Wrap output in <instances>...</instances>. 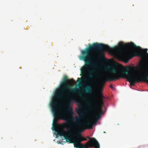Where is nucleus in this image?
<instances>
[{"label":"nucleus","instance_id":"18","mask_svg":"<svg viewBox=\"0 0 148 148\" xmlns=\"http://www.w3.org/2000/svg\"><path fill=\"white\" fill-rule=\"evenodd\" d=\"M121 66L122 67V68H123V69L124 68V67L123 66H122V65H121Z\"/></svg>","mask_w":148,"mask_h":148},{"label":"nucleus","instance_id":"1","mask_svg":"<svg viewBox=\"0 0 148 148\" xmlns=\"http://www.w3.org/2000/svg\"><path fill=\"white\" fill-rule=\"evenodd\" d=\"M118 47H117L112 49L107 45L95 43L90 45L84 50H82L81 52L82 55L79 58L80 60H83L85 62V64L81 69L82 74L81 75L82 76V74H85L90 67H92L94 63L95 57L92 55L93 52L101 51H108L112 50L115 51Z\"/></svg>","mask_w":148,"mask_h":148},{"label":"nucleus","instance_id":"4","mask_svg":"<svg viewBox=\"0 0 148 148\" xmlns=\"http://www.w3.org/2000/svg\"><path fill=\"white\" fill-rule=\"evenodd\" d=\"M92 105H91L90 101L87 102V104L89 106L88 108L90 111H93L95 108L96 110L94 114V118H92L88 120L85 123V125L88 129H91L92 128L93 126L96 124L99 119L101 115L103 114V110L101 106H98L97 102V100L93 101L91 102Z\"/></svg>","mask_w":148,"mask_h":148},{"label":"nucleus","instance_id":"2","mask_svg":"<svg viewBox=\"0 0 148 148\" xmlns=\"http://www.w3.org/2000/svg\"><path fill=\"white\" fill-rule=\"evenodd\" d=\"M75 81L73 79H69L67 76L64 77L63 81L61 82L60 87L55 92V97L58 99H62L63 96L65 91H67L69 95L67 99L69 102L67 103L68 108L65 109V111L68 113L73 114V112L72 107L71 106L70 103L71 101L73 100L72 97L70 96L71 94L77 93L80 95V93L78 92V90L75 88H71L70 86L69 87V85L71 84L72 83H75Z\"/></svg>","mask_w":148,"mask_h":148},{"label":"nucleus","instance_id":"6","mask_svg":"<svg viewBox=\"0 0 148 148\" xmlns=\"http://www.w3.org/2000/svg\"><path fill=\"white\" fill-rule=\"evenodd\" d=\"M126 46L128 47H132L133 48H136L139 50L138 55L141 58L146 57L148 55L147 53L148 49H142L141 47L139 46H137L135 44L132 42H131L130 43H128L126 45Z\"/></svg>","mask_w":148,"mask_h":148},{"label":"nucleus","instance_id":"14","mask_svg":"<svg viewBox=\"0 0 148 148\" xmlns=\"http://www.w3.org/2000/svg\"><path fill=\"white\" fill-rule=\"evenodd\" d=\"M95 72V71L93 70L90 71V72L91 73L89 75V77L90 78L93 77L94 76L93 73Z\"/></svg>","mask_w":148,"mask_h":148},{"label":"nucleus","instance_id":"19","mask_svg":"<svg viewBox=\"0 0 148 148\" xmlns=\"http://www.w3.org/2000/svg\"><path fill=\"white\" fill-rule=\"evenodd\" d=\"M117 66H119V65H119V64H117Z\"/></svg>","mask_w":148,"mask_h":148},{"label":"nucleus","instance_id":"17","mask_svg":"<svg viewBox=\"0 0 148 148\" xmlns=\"http://www.w3.org/2000/svg\"><path fill=\"white\" fill-rule=\"evenodd\" d=\"M83 80L84 81H86V78H84L83 79Z\"/></svg>","mask_w":148,"mask_h":148},{"label":"nucleus","instance_id":"8","mask_svg":"<svg viewBox=\"0 0 148 148\" xmlns=\"http://www.w3.org/2000/svg\"><path fill=\"white\" fill-rule=\"evenodd\" d=\"M86 138H88L90 139L89 142L87 143L88 146L91 147H95V148H99L100 146L97 141L94 138H91L89 136H87Z\"/></svg>","mask_w":148,"mask_h":148},{"label":"nucleus","instance_id":"10","mask_svg":"<svg viewBox=\"0 0 148 148\" xmlns=\"http://www.w3.org/2000/svg\"><path fill=\"white\" fill-rule=\"evenodd\" d=\"M51 105V107L52 111L53 112L62 111L59 110L57 107V103L55 100H53L52 101Z\"/></svg>","mask_w":148,"mask_h":148},{"label":"nucleus","instance_id":"5","mask_svg":"<svg viewBox=\"0 0 148 148\" xmlns=\"http://www.w3.org/2000/svg\"><path fill=\"white\" fill-rule=\"evenodd\" d=\"M62 126L63 128L66 127L67 131L63 130H58L57 129H56V126L54 125V128L53 130H55L57 134L60 136H63L66 141L69 143L72 133L70 130L73 128L74 126L73 125L69 124V123H64L62 124Z\"/></svg>","mask_w":148,"mask_h":148},{"label":"nucleus","instance_id":"15","mask_svg":"<svg viewBox=\"0 0 148 148\" xmlns=\"http://www.w3.org/2000/svg\"><path fill=\"white\" fill-rule=\"evenodd\" d=\"M77 80H78V82L79 83H81V84H82V79L81 78H78L77 79Z\"/></svg>","mask_w":148,"mask_h":148},{"label":"nucleus","instance_id":"3","mask_svg":"<svg viewBox=\"0 0 148 148\" xmlns=\"http://www.w3.org/2000/svg\"><path fill=\"white\" fill-rule=\"evenodd\" d=\"M81 107L82 106H79V110L77 111V113L79 116H76L73 117L72 116L73 114L69 113L72 115L70 119L78 128L77 132L72 133L69 143H73L74 147L77 148L82 147L83 145L85 146L87 148L86 145L81 143V142L87 140L86 138L84 137L81 134V132L84 130V127L82 125L81 117H83L84 115V113L81 110Z\"/></svg>","mask_w":148,"mask_h":148},{"label":"nucleus","instance_id":"20","mask_svg":"<svg viewBox=\"0 0 148 148\" xmlns=\"http://www.w3.org/2000/svg\"><path fill=\"white\" fill-rule=\"evenodd\" d=\"M84 99H85V98H84Z\"/></svg>","mask_w":148,"mask_h":148},{"label":"nucleus","instance_id":"12","mask_svg":"<svg viewBox=\"0 0 148 148\" xmlns=\"http://www.w3.org/2000/svg\"><path fill=\"white\" fill-rule=\"evenodd\" d=\"M104 96L102 95H100L99 96V103L98 104V106L102 107L104 104L103 100V98L104 97Z\"/></svg>","mask_w":148,"mask_h":148},{"label":"nucleus","instance_id":"9","mask_svg":"<svg viewBox=\"0 0 148 148\" xmlns=\"http://www.w3.org/2000/svg\"><path fill=\"white\" fill-rule=\"evenodd\" d=\"M135 55L133 54H130L129 55V58H128V55L127 53H122L119 55V57L123 60L125 63H127L129 59L132 58Z\"/></svg>","mask_w":148,"mask_h":148},{"label":"nucleus","instance_id":"7","mask_svg":"<svg viewBox=\"0 0 148 148\" xmlns=\"http://www.w3.org/2000/svg\"><path fill=\"white\" fill-rule=\"evenodd\" d=\"M53 113L54 116L53 121L54 123L56 124L58 120L60 119L66 121L67 123H69V117L68 116L63 114L62 111H58Z\"/></svg>","mask_w":148,"mask_h":148},{"label":"nucleus","instance_id":"16","mask_svg":"<svg viewBox=\"0 0 148 148\" xmlns=\"http://www.w3.org/2000/svg\"><path fill=\"white\" fill-rule=\"evenodd\" d=\"M110 87L112 88H113V86L112 84H110Z\"/></svg>","mask_w":148,"mask_h":148},{"label":"nucleus","instance_id":"13","mask_svg":"<svg viewBox=\"0 0 148 148\" xmlns=\"http://www.w3.org/2000/svg\"><path fill=\"white\" fill-rule=\"evenodd\" d=\"M129 43H128L126 44L125 45H124L123 43V42H120L119 43V47L121 48H124V47H126L128 48H132V47H128L126 46V45L128 44Z\"/></svg>","mask_w":148,"mask_h":148},{"label":"nucleus","instance_id":"11","mask_svg":"<svg viewBox=\"0 0 148 148\" xmlns=\"http://www.w3.org/2000/svg\"><path fill=\"white\" fill-rule=\"evenodd\" d=\"M92 91V90L91 87L89 86H88L85 88L82 91V92L83 93L91 94Z\"/></svg>","mask_w":148,"mask_h":148}]
</instances>
